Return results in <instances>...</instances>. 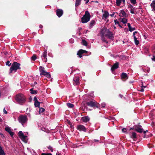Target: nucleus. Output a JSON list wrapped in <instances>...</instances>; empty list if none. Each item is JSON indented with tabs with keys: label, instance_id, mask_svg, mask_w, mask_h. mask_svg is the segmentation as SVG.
<instances>
[{
	"label": "nucleus",
	"instance_id": "nucleus-6",
	"mask_svg": "<svg viewBox=\"0 0 155 155\" xmlns=\"http://www.w3.org/2000/svg\"><path fill=\"white\" fill-rule=\"evenodd\" d=\"M133 36L135 44L136 45H137L139 44V41L137 39L140 37L139 33L137 31H135L133 33Z\"/></svg>",
	"mask_w": 155,
	"mask_h": 155
},
{
	"label": "nucleus",
	"instance_id": "nucleus-51",
	"mask_svg": "<svg viewBox=\"0 0 155 155\" xmlns=\"http://www.w3.org/2000/svg\"><path fill=\"white\" fill-rule=\"evenodd\" d=\"M9 63H10V62L9 61H7L6 62V65H8L9 66L10 65V64H9Z\"/></svg>",
	"mask_w": 155,
	"mask_h": 155
},
{
	"label": "nucleus",
	"instance_id": "nucleus-56",
	"mask_svg": "<svg viewBox=\"0 0 155 155\" xmlns=\"http://www.w3.org/2000/svg\"><path fill=\"white\" fill-rule=\"evenodd\" d=\"M56 155H62L61 154H60L59 153H57L56 154Z\"/></svg>",
	"mask_w": 155,
	"mask_h": 155
},
{
	"label": "nucleus",
	"instance_id": "nucleus-54",
	"mask_svg": "<svg viewBox=\"0 0 155 155\" xmlns=\"http://www.w3.org/2000/svg\"><path fill=\"white\" fill-rule=\"evenodd\" d=\"M39 28H43V26L41 25H40L39 26Z\"/></svg>",
	"mask_w": 155,
	"mask_h": 155
},
{
	"label": "nucleus",
	"instance_id": "nucleus-17",
	"mask_svg": "<svg viewBox=\"0 0 155 155\" xmlns=\"http://www.w3.org/2000/svg\"><path fill=\"white\" fill-rule=\"evenodd\" d=\"M119 66V63L116 62L111 67V71H114L115 69H117L118 68Z\"/></svg>",
	"mask_w": 155,
	"mask_h": 155
},
{
	"label": "nucleus",
	"instance_id": "nucleus-49",
	"mask_svg": "<svg viewBox=\"0 0 155 155\" xmlns=\"http://www.w3.org/2000/svg\"><path fill=\"white\" fill-rule=\"evenodd\" d=\"M152 61H155V56H153L152 58Z\"/></svg>",
	"mask_w": 155,
	"mask_h": 155
},
{
	"label": "nucleus",
	"instance_id": "nucleus-31",
	"mask_svg": "<svg viewBox=\"0 0 155 155\" xmlns=\"http://www.w3.org/2000/svg\"><path fill=\"white\" fill-rule=\"evenodd\" d=\"M151 51L153 54L155 55V45H153L152 47Z\"/></svg>",
	"mask_w": 155,
	"mask_h": 155
},
{
	"label": "nucleus",
	"instance_id": "nucleus-3",
	"mask_svg": "<svg viewBox=\"0 0 155 155\" xmlns=\"http://www.w3.org/2000/svg\"><path fill=\"white\" fill-rule=\"evenodd\" d=\"M18 121L21 123L23 127H25V124L27 123L28 119L26 115H21L18 118Z\"/></svg>",
	"mask_w": 155,
	"mask_h": 155
},
{
	"label": "nucleus",
	"instance_id": "nucleus-24",
	"mask_svg": "<svg viewBox=\"0 0 155 155\" xmlns=\"http://www.w3.org/2000/svg\"><path fill=\"white\" fill-rule=\"evenodd\" d=\"M122 78L123 79H127L128 78L127 75L126 73H123L121 75Z\"/></svg>",
	"mask_w": 155,
	"mask_h": 155
},
{
	"label": "nucleus",
	"instance_id": "nucleus-15",
	"mask_svg": "<svg viewBox=\"0 0 155 155\" xmlns=\"http://www.w3.org/2000/svg\"><path fill=\"white\" fill-rule=\"evenodd\" d=\"M87 51L85 50L82 49L79 50L77 54L78 56L80 58H81L82 57V54L85 53H87Z\"/></svg>",
	"mask_w": 155,
	"mask_h": 155
},
{
	"label": "nucleus",
	"instance_id": "nucleus-50",
	"mask_svg": "<svg viewBox=\"0 0 155 155\" xmlns=\"http://www.w3.org/2000/svg\"><path fill=\"white\" fill-rule=\"evenodd\" d=\"M115 14L114 12H113L112 14L109 15L111 17H113L114 16Z\"/></svg>",
	"mask_w": 155,
	"mask_h": 155
},
{
	"label": "nucleus",
	"instance_id": "nucleus-38",
	"mask_svg": "<svg viewBox=\"0 0 155 155\" xmlns=\"http://www.w3.org/2000/svg\"><path fill=\"white\" fill-rule=\"evenodd\" d=\"M48 148L49 150H50L51 152H53V147L51 146H49L48 147Z\"/></svg>",
	"mask_w": 155,
	"mask_h": 155
},
{
	"label": "nucleus",
	"instance_id": "nucleus-26",
	"mask_svg": "<svg viewBox=\"0 0 155 155\" xmlns=\"http://www.w3.org/2000/svg\"><path fill=\"white\" fill-rule=\"evenodd\" d=\"M121 21L123 23V24H125L127 22V19L125 18H123L121 19Z\"/></svg>",
	"mask_w": 155,
	"mask_h": 155
},
{
	"label": "nucleus",
	"instance_id": "nucleus-43",
	"mask_svg": "<svg viewBox=\"0 0 155 155\" xmlns=\"http://www.w3.org/2000/svg\"><path fill=\"white\" fill-rule=\"evenodd\" d=\"M106 104L105 103H103L101 104V106L102 107L104 108L105 107Z\"/></svg>",
	"mask_w": 155,
	"mask_h": 155
},
{
	"label": "nucleus",
	"instance_id": "nucleus-47",
	"mask_svg": "<svg viewBox=\"0 0 155 155\" xmlns=\"http://www.w3.org/2000/svg\"><path fill=\"white\" fill-rule=\"evenodd\" d=\"M70 42L71 43H73V42H74V39H70Z\"/></svg>",
	"mask_w": 155,
	"mask_h": 155
},
{
	"label": "nucleus",
	"instance_id": "nucleus-42",
	"mask_svg": "<svg viewBox=\"0 0 155 155\" xmlns=\"http://www.w3.org/2000/svg\"><path fill=\"white\" fill-rule=\"evenodd\" d=\"M130 12L132 14H134V9L131 8L130 10Z\"/></svg>",
	"mask_w": 155,
	"mask_h": 155
},
{
	"label": "nucleus",
	"instance_id": "nucleus-13",
	"mask_svg": "<svg viewBox=\"0 0 155 155\" xmlns=\"http://www.w3.org/2000/svg\"><path fill=\"white\" fill-rule=\"evenodd\" d=\"M77 129L80 131L86 132V128L83 125H78L77 126Z\"/></svg>",
	"mask_w": 155,
	"mask_h": 155
},
{
	"label": "nucleus",
	"instance_id": "nucleus-27",
	"mask_svg": "<svg viewBox=\"0 0 155 155\" xmlns=\"http://www.w3.org/2000/svg\"><path fill=\"white\" fill-rule=\"evenodd\" d=\"M81 44L82 45L85 46H87V42L84 40H82Z\"/></svg>",
	"mask_w": 155,
	"mask_h": 155
},
{
	"label": "nucleus",
	"instance_id": "nucleus-11",
	"mask_svg": "<svg viewBox=\"0 0 155 155\" xmlns=\"http://www.w3.org/2000/svg\"><path fill=\"white\" fill-rule=\"evenodd\" d=\"M73 84L74 85H76L80 84L79 78L77 75H75L73 78Z\"/></svg>",
	"mask_w": 155,
	"mask_h": 155
},
{
	"label": "nucleus",
	"instance_id": "nucleus-2",
	"mask_svg": "<svg viewBox=\"0 0 155 155\" xmlns=\"http://www.w3.org/2000/svg\"><path fill=\"white\" fill-rule=\"evenodd\" d=\"M15 98L17 101L20 104H22L25 101V96L21 94H19L17 95Z\"/></svg>",
	"mask_w": 155,
	"mask_h": 155
},
{
	"label": "nucleus",
	"instance_id": "nucleus-9",
	"mask_svg": "<svg viewBox=\"0 0 155 155\" xmlns=\"http://www.w3.org/2000/svg\"><path fill=\"white\" fill-rule=\"evenodd\" d=\"M135 130L136 131L140 133H142L143 132L144 134H145L146 133V132L148 131L147 130L143 131V129L142 128V126L139 125L135 126Z\"/></svg>",
	"mask_w": 155,
	"mask_h": 155
},
{
	"label": "nucleus",
	"instance_id": "nucleus-44",
	"mask_svg": "<svg viewBox=\"0 0 155 155\" xmlns=\"http://www.w3.org/2000/svg\"><path fill=\"white\" fill-rule=\"evenodd\" d=\"M122 131L124 133H126V128H124L122 129Z\"/></svg>",
	"mask_w": 155,
	"mask_h": 155
},
{
	"label": "nucleus",
	"instance_id": "nucleus-46",
	"mask_svg": "<svg viewBox=\"0 0 155 155\" xmlns=\"http://www.w3.org/2000/svg\"><path fill=\"white\" fill-rule=\"evenodd\" d=\"M3 113L5 114H7L8 113L5 110V108L3 109Z\"/></svg>",
	"mask_w": 155,
	"mask_h": 155
},
{
	"label": "nucleus",
	"instance_id": "nucleus-22",
	"mask_svg": "<svg viewBox=\"0 0 155 155\" xmlns=\"http://www.w3.org/2000/svg\"><path fill=\"white\" fill-rule=\"evenodd\" d=\"M106 37H108L109 38H111L114 37L113 35L112 32L110 31L109 30H108V32L107 33Z\"/></svg>",
	"mask_w": 155,
	"mask_h": 155
},
{
	"label": "nucleus",
	"instance_id": "nucleus-20",
	"mask_svg": "<svg viewBox=\"0 0 155 155\" xmlns=\"http://www.w3.org/2000/svg\"><path fill=\"white\" fill-rule=\"evenodd\" d=\"M119 15L121 17H125L126 14L124 10H121L119 13Z\"/></svg>",
	"mask_w": 155,
	"mask_h": 155
},
{
	"label": "nucleus",
	"instance_id": "nucleus-28",
	"mask_svg": "<svg viewBox=\"0 0 155 155\" xmlns=\"http://www.w3.org/2000/svg\"><path fill=\"white\" fill-rule=\"evenodd\" d=\"M81 0H76L75 2V6L77 7L79 5H80L81 3Z\"/></svg>",
	"mask_w": 155,
	"mask_h": 155
},
{
	"label": "nucleus",
	"instance_id": "nucleus-41",
	"mask_svg": "<svg viewBox=\"0 0 155 155\" xmlns=\"http://www.w3.org/2000/svg\"><path fill=\"white\" fill-rule=\"evenodd\" d=\"M41 155H52V154L51 153H43L41 154Z\"/></svg>",
	"mask_w": 155,
	"mask_h": 155
},
{
	"label": "nucleus",
	"instance_id": "nucleus-52",
	"mask_svg": "<svg viewBox=\"0 0 155 155\" xmlns=\"http://www.w3.org/2000/svg\"><path fill=\"white\" fill-rule=\"evenodd\" d=\"M127 26H128V28H130L131 27L130 26V23H127Z\"/></svg>",
	"mask_w": 155,
	"mask_h": 155
},
{
	"label": "nucleus",
	"instance_id": "nucleus-30",
	"mask_svg": "<svg viewBox=\"0 0 155 155\" xmlns=\"http://www.w3.org/2000/svg\"><path fill=\"white\" fill-rule=\"evenodd\" d=\"M67 105L69 108H71L73 107L74 106V105L73 104H71L69 103H67Z\"/></svg>",
	"mask_w": 155,
	"mask_h": 155
},
{
	"label": "nucleus",
	"instance_id": "nucleus-53",
	"mask_svg": "<svg viewBox=\"0 0 155 155\" xmlns=\"http://www.w3.org/2000/svg\"><path fill=\"white\" fill-rule=\"evenodd\" d=\"M93 141L94 142H98L99 141V140L96 139H94Z\"/></svg>",
	"mask_w": 155,
	"mask_h": 155
},
{
	"label": "nucleus",
	"instance_id": "nucleus-29",
	"mask_svg": "<svg viewBox=\"0 0 155 155\" xmlns=\"http://www.w3.org/2000/svg\"><path fill=\"white\" fill-rule=\"evenodd\" d=\"M137 134L135 132H132V135L131 136V138L134 139L136 138Z\"/></svg>",
	"mask_w": 155,
	"mask_h": 155
},
{
	"label": "nucleus",
	"instance_id": "nucleus-5",
	"mask_svg": "<svg viewBox=\"0 0 155 155\" xmlns=\"http://www.w3.org/2000/svg\"><path fill=\"white\" fill-rule=\"evenodd\" d=\"M39 69L40 75L45 76L48 78H51V75L49 73L45 71V68L44 67L40 66L39 67Z\"/></svg>",
	"mask_w": 155,
	"mask_h": 155
},
{
	"label": "nucleus",
	"instance_id": "nucleus-16",
	"mask_svg": "<svg viewBox=\"0 0 155 155\" xmlns=\"http://www.w3.org/2000/svg\"><path fill=\"white\" fill-rule=\"evenodd\" d=\"M63 14V11L61 9H58L56 11V14L59 17H61Z\"/></svg>",
	"mask_w": 155,
	"mask_h": 155
},
{
	"label": "nucleus",
	"instance_id": "nucleus-48",
	"mask_svg": "<svg viewBox=\"0 0 155 155\" xmlns=\"http://www.w3.org/2000/svg\"><path fill=\"white\" fill-rule=\"evenodd\" d=\"M34 101H35V102H36V101H38L37 100V98H36V97H34Z\"/></svg>",
	"mask_w": 155,
	"mask_h": 155
},
{
	"label": "nucleus",
	"instance_id": "nucleus-8",
	"mask_svg": "<svg viewBox=\"0 0 155 155\" xmlns=\"http://www.w3.org/2000/svg\"><path fill=\"white\" fill-rule=\"evenodd\" d=\"M18 135L19 137L24 142L26 143L27 142V136L24 135L23 133L21 131H20L18 133Z\"/></svg>",
	"mask_w": 155,
	"mask_h": 155
},
{
	"label": "nucleus",
	"instance_id": "nucleus-1",
	"mask_svg": "<svg viewBox=\"0 0 155 155\" xmlns=\"http://www.w3.org/2000/svg\"><path fill=\"white\" fill-rule=\"evenodd\" d=\"M91 18V15L88 11L85 12V14L81 18V22L85 23L88 22Z\"/></svg>",
	"mask_w": 155,
	"mask_h": 155
},
{
	"label": "nucleus",
	"instance_id": "nucleus-36",
	"mask_svg": "<svg viewBox=\"0 0 155 155\" xmlns=\"http://www.w3.org/2000/svg\"><path fill=\"white\" fill-rule=\"evenodd\" d=\"M37 57L35 55H33L31 57V60L32 61H35Z\"/></svg>",
	"mask_w": 155,
	"mask_h": 155
},
{
	"label": "nucleus",
	"instance_id": "nucleus-57",
	"mask_svg": "<svg viewBox=\"0 0 155 155\" xmlns=\"http://www.w3.org/2000/svg\"><path fill=\"white\" fill-rule=\"evenodd\" d=\"M118 26H119L120 28H122V26H121L120 25V24H118Z\"/></svg>",
	"mask_w": 155,
	"mask_h": 155
},
{
	"label": "nucleus",
	"instance_id": "nucleus-39",
	"mask_svg": "<svg viewBox=\"0 0 155 155\" xmlns=\"http://www.w3.org/2000/svg\"><path fill=\"white\" fill-rule=\"evenodd\" d=\"M130 2L131 3L134 4L136 3V0H130Z\"/></svg>",
	"mask_w": 155,
	"mask_h": 155
},
{
	"label": "nucleus",
	"instance_id": "nucleus-45",
	"mask_svg": "<svg viewBox=\"0 0 155 155\" xmlns=\"http://www.w3.org/2000/svg\"><path fill=\"white\" fill-rule=\"evenodd\" d=\"M114 22L115 24H119V22L117 21V19L115 20H114Z\"/></svg>",
	"mask_w": 155,
	"mask_h": 155
},
{
	"label": "nucleus",
	"instance_id": "nucleus-34",
	"mask_svg": "<svg viewBox=\"0 0 155 155\" xmlns=\"http://www.w3.org/2000/svg\"><path fill=\"white\" fill-rule=\"evenodd\" d=\"M45 110L43 108H40L39 107V113H43L44 111Z\"/></svg>",
	"mask_w": 155,
	"mask_h": 155
},
{
	"label": "nucleus",
	"instance_id": "nucleus-32",
	"mask_svg": "<svg viewBox=\"0 0 155 155\" xmlns=\"http://www.w3.org/2000/svg\"><path fill=\"white\" fill-rule=\"evenodd\" d=\"M40 102L38 101H36L35 102L34 105L35 107H40Z\"/></svg>",
	"mask_w": 155,
	"mask_h": 155
},
{
	"label": "nucleus",
	"instance_id": "nucleus-18",
	"mask_svg": "<svg viewBox=\"0 0 155 155\" xmlns=\"http://www.w3.org/2000/svg\"><path fill=\"white\" fill-rule=\"evenodd\" d=\"M122 2H123L124 4H125V0H116V3L117 6H120Z\"/></svg>",
	"mask_w": 155,
	"mask_h": 155
},
{
	"label": "nucleus",
	"instance_id": "nucleus-25",
	"mask_svg": "<svg viewBox=\"0 0 155 155\" xmlns=\"http://www.w3.org/2000/svg\"><path fill=\"white\" fill-rule=\"evenodd\" d=\"M95 24V21L94 20H91L90 22V27L92 28Z\"/></svg>",
	"mask_w": 155,
	"mask_h": 155
},
{
	"label": "nucleus",
	"instance_id": "nucleus-14",
	"mask_svg": "<svg viewBox=\"0 0 155 155\" xmlns=\"http://www.w3.org/2000/svg\"><path fill=\"white\" fill-rule=\"evenodd\" d=\"M47 52V51L45 50L43 52L42 55L41 56L42 60L45 62L47 61V59L46 58Z\"/></svg>",
	"mask_w": 155,
	"mask_h": 155
},
{
	"label": "nucleus",
	"instance_id": "nucleus-19",
	"mask_svg": "<svg viewBox=\"0 0 155 155\" xmlns=\"http://www.w3.org/2000/svg\"><path fill=\"white\" fill-rule=\"evenodd\" d=\"M5 130L8 132L9 134L11 136H13L14 135V133L13 132H12L11 131V130L9 127H6L5 128Z\"/></svg>",
	"mask_w": 155,
	"mask_h": 155
},
{
	"label": "nucleus",
	"instance_id": "nucleus-4",
	"mask_svg": "<svg viewBox=\"0 0 155 155\" xmlns=\"http://www.w3.org/2000/svg\"><path fill=\"white\" fill-rule=\"evenodd\" d=\"M20 64L16 62H14L10 68V73H11L13 71L15 72L18 69H20Z\"/></svg>",
	"mask_w": 155,
	"mask_h": 155
},
{
	"label": "nucleus",
	"instance_id": "nucleus-37",
	"mask_svg": "<svg viewBox=\"0 0 155 155\" xmlns=\"http://www.w3.org/2000/svg\"><path fill=\"white\" fill-rule=\"evenodd\" d=\"M129 31H130L131 32H132V31L135 30L136 28H132V27H131L130 28H129Z\"/></svg>",
	"mask_w": 155,
	"mask_h": 155
},
{
	"label": "nucleus",
	"instance_id": "nucleus-35",
	"mask_svg": "<svg viewBox=\"0 0 155 155\" xmlns=\"http://www.w3.org/2000/svg\"><path fill=\"white\" fill-rule=\"evenodd\" d=\"M101 39L104 42H106L107 43H108L107 41L106 40V39L104 38L105 36H101Z\"/></svg>",
	"mask_w": 155,
	"mask_h": 155
},
{
	"label": "nucleus",
	"instance_id": "nucleus-21",
	"mask_svg": "<svg viewBox=\"0 0 155 155\" xmlns=\"http://www.w3.org/2000/svg\"><path fill=\"white\" fill-rule=\"evenodd\" d=\"M89 120L90 118L88 116L82 117L81 119V120L84 122H87Z\"/></svg>",
	"mask_w": 155,
	"mask_h": 155
},
{
	"label": "nucleus",
	"instance_id": "nucleus-58",
	"mask_svg": "<svg viewBox=\"0 0 155 155\" xmlns=\"http://www.w3.org/2000/svg\"><path fill=\"white\" fill-rule=\"evenodd\" d=\"M37 84V82H34V84Z\"/></svg>",
	"mask_w": 155,
	"mask_h": 155
},
{
	"label": "nucleus",
	"instance_id": "nucleus-60",
	"mask_svg": "<svg viewBox=\"0 0 155 155\" xmlns=\"http://www.w3.org/2000/svg\"><path fill=\"white\" fill-rule=\"evenodd\" d=\"M147 72H149V70H147Z\"/></svg>",
	"mask_w": 155,
	"mask_h": 155
},
{
	"label": "nucleus",
	"instance_id": "nucleus-12",
	"mask_svg": "<svg viewBox=\"0 0 155 155\" xmlns=\"http://www.w3.org/2000/svg\"><path fill=\"white\" fill-rule=\"evenodd\" d=\"M109 29H108L106 28H104L101 29V36L106 37L107 33L108 32Z\"/></svg>",
	"mask_w": 155,
	"mask_h": 155
},
{
	"label": "nucleus",
	"instance_id": "nucleus-7",
	"mask_svg": "<svg viewBox=\"0 0 155 155\" xmlns=\"http://www.w3.org/2000/svg\"><path fill=\"white\" fill-rule=\"evenodd\" d=\"M86 104L91 107H96L97 108L99 107V104L94 100L87 102Z\"/></svg>",
	"mask_w": 155,
	"mask_h": 155
},
{
	"label": "nucleus",
	"instance_id": "nucleus-23",
	"mask_svg": "<svg viewBox=\"0 0 155 155\" xmlns=\"http://www.w3.org/2000/svg\"><path fill=\"white\" fill-rule=\"evenodd\" d=\"M150 6L152 9V11H155V1H153L150 4Z\"/></svg>",
	"mask_w": 155,
	"mask_h": 155
},
{
	"label": "nucleus",
	"instance_id": "nucleus-59",
	"mask_svg": "<svg viewBox=\"0 0 155 155\" xmlns=\"http://www.w3.org/2000/svg\"><path fill=\"white\" fill-rule=\"evenodd\" d=\"M119 96H120L121 97H122V95L121 94H120Z\"/></svg>",
	"mask_w": 155,
	"mask_h": 155
},
{
	"label": "nucleus",
	"instance_id": "nucleus-33",
	"mask_svg": "<svg viewBox=\"0 0 155 155\" xmlns=\"http://www.w3.org/2000/svg\"><path fill=\"white\" fill-rule=\"evenodd\" d=\"M31 93L32 94H36L37 93V91L35 90H33V88L31 89L30 90Z\"/></svg>",
	"mask_w": 155,
	"mask_h": 155
},
{
	"label": "nucleus",
	"instance_id": "nucleus-40",
	"mask_svg": "<svg viewBox=\"0 0 155 155\" xmlns=\"http://www.w3.org/2000/svg\"><path fill=\"white\" fill-rule=\"evenodd\" d=\"M142 87H143L144 88H145L146 87V86H143V85L141 86L142 88H141V90H140V91L141 92H143L144 91V90L143 88H142Z\"/></svg>",
	"mask_w": 155,
	"mask_h": 155
},
{
	"label": "nucleus",
	"instance_id": "nucleus-10",
	"mask_svg": "<svg viewBox=\"0 0 155 155\" xmlns=\"http://www.w3.org/2000/svg\"><path fill=\"white\" fill-rule=\"evenodd\" d=\"M101 11L103 13L102 15V19L104 20H106L109 16V13L106 11H104L103 9Z\"/></svg>",
	"mask_w": 155,
	"mask_h": 155
},
{
	"label": "nucleus",
	"instance_id": "nucleus-55",
	"mask_svg": "<svg viewBox=\"0 0 155 155\" xmlns=\"http://www.w3.org/2000/svg\"><path fill=\"white\" fill-rule=\"evenodd\" d=\"M89 0H86V3H87L89 2Z\"/></svg>",
	"mask_w": 155,
	"mask_h": 155
}]
</instances>
